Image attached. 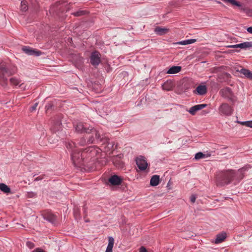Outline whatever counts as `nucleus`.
Wrapping results in <instances>:
<instances>
[{
    "label": "nucleus",
    "instance_id": "obj_45",
    "mask_svg": "<svg viewBox=\"0 0 252 252\" xmlns=\"http://www.w3.org/2000/svg\"><path fill=\"white\" fill-rule=\"evenodd\" d=\"M247 31L249 33L252 34V27L248 28L247 29Z\"/></svg>",
    "mask_w": 252,
    "mask_h": 252
},
{
    "label": "nucleus",
    "instance_id": "obj_31",
    "mask_svg": "<svg viewBox=\"0 0 252 252\" xmlns=\"http://www.w3.org/2000/svg\"><path fill=\"white\" fill-rule=\"evenodd\" d=\"M28 9L27 2L25 0H22L21 2V10L23 12H26Z\"/></svg>",
    "mask_w": 252,
    "mask_h": 252
},
{
    "label": "nucleus",
    "instance_id": "obj_9",
    "mask_svg": "<svg viewBox=\"0 0 252 252\" xmlns=\"http://www.w3.org/2000/svg\"><path fill=\"white\" fill-rule=\"evenodd\" d=\"M62 6L59 2L56 3L54 5L51 6L49 10V13L53 16H60V13L62 12Z\"/></svg>",
    "mask_w": 252,
    "mask_h": 252
},
{
    "label": "nucleus",
    "instance_id": "obj_43",
    "mask_svg": "<svg viewBox=\"0 0 252 252\" xmlns=\"http://www.w3.org/2000/svg\"><path fill=\"white\" fill-rule=\"evenodd\" d=\"M139 252H148L145 247H141L140 248Z\"/></svg>",
    "mask_w": 252,
    "mask_h": 252
},
{
    "label": "nucleus",
    "instance_id": "obj_18",
    "mask_svg": "<svg viewBox=\"0 0 252 252\" xmlns=\"http://www.w3.org/2000/svg\"><path fill=\"white\" fill-rule=\"evenodd\" d=\"M74 127L76 131L80 133H86L89 132V128H86V127L82 123H77L76 125H74Z\"/></svg>",
    "mask_w": 252,
    "mask_h": 252
},
{
    "label": "nucleus",
    "instance_id": "obj_3",
    "mask_svg": "<svg viewBox=\"0 0 252 252\" xmlns=\"http://www.w3.org/2000/svg\"><path fill=\"white\" fill-rule=\"evenodd\" d=\"M71 156V160L75 166L80 167L84 164L85 157L83 151L81 152L76 149L73 150Z\"/></svg>",
    "mask_w": 252,
    "mask_h": 252
},
{
    "label": "nucleus",
    "instance_id": "obj_4",
    "mask_svg": "<svg viewBox=\"0 0 252 252\" xmlns=\"http://www.w3.org/2000/svg\"><path fill=\"white\" fill-rule=\"evenodd\" d=\"M85 138H86L88 144L93 143L95 141H96L97 142L103 141V138H101L96 130L93 127L89 128V132H86Z\"/></svg>",
    "mask_w": 252,
    "mask_h": 252
},
{
    "label": "nucleus",
    "instance_id": "obj_39",
    "mask_svg": "<svg viewBox=\"0 0 252 252\" xmlns=\"http://www.w3.org/2000/svg\"><path fill=\"white\" fill-rule=\"evenodd\" d=\"M26 245L30 249H33L35 247L34 243L31 241L27 242Z\"/></svg>",
    "mask_w": 252,
    "mask_h": 252
},
{
    "label": "nucleus",
    "instance_id": "obj_41",
    "mask_svg": "<svg viewBox=\"0 0 252 252\" xmlns=\"http://www.w3.org/2000/svg\"><path fill=\"white\" fill-rule=\"evenodd\" d=\"M196 196L195 195L192 194L191 195L190 197V200L192 203H194L196 200Z\"/></svg>",
    "mask_w": 252,
    "mask_h": 252
},
{
    "label": "nucleus",
    "instance_id": "obj_40",
    "mask_svg": "<svg viewBox=\"0 0 252 252\" xmlns=\"http://www.w3.org/2000/svg\"><path fill=\"white\" fill-rule=\"evenodd\" d=\"M38 105V103L36 102L34 104V105L33 106H31L30 108V112H32L34 111H35L36 110V107H37Z\"/></svg>",
    "mask_w": 252,
    "mask_h": 252
},
{
    "label": "nucleus",
    "instance_id": "obj_11",
    "mask_svg": "<svg viewBox=\"0 0 252 252\" xmlns=\"http://www.w3.org/2000/svg\"><path fill=\"white\" fill-rule=\"evenodd\" d=\"M124 155L122 154L114 156L112 158V160L115 166L118 168H123L124 164L121 159L123 158Z\"/></svg>",
    "mask_w": 252,
    "mask_h": 252
},
{
    "label": "nucleus",
    "instance_id": "obj_26",
    "mask_svg": "<svg viewBox=\"0 0 252 252\" xmlns=\"http://www.w3.org/2000/svg\"><path fill=\"white\" fill-rule=\"evenodd\" d=\"M191 87V85L189 81L185 80L182 83V86H181V89L182 90L183 92H187L188 90H189V89H190Z\"/></svg>",
    "mask_w": 252,
    "mask_h": 252
},
{
    "label": "nucleus",
    "instance_id": "obj_22",
    "mask_svg": "<svg viewBox=\"0 0 252 252\" xmlns=\"http://www.w3.org/2000/svg\"><path fill=\"white\" fill-rule=\"evenodd\" d=\"M159 176L157 175H153L150 180V185L153 187L158 186L159 183Z\"/></svg>",
    "mask_w": 252,
    "mask_h": 252
},
{
    "label": "nucleus",
    "instance_id": "obj_47",
    "mask_svg": "<svg viewBox=\"0 0 252 252\" xmlns=\"http://www.w3.org/2000/svg\"><path fill=\"white\" fill-rule=\"evenodd\" d=\"M234 45H232L227 46V47L229 48H235V47H234Z\"/></svg>",
    "mask_w": 252,
    "mask_h": 252
},
{
    "label": "nucleus",
    "instance_id": "obj_8",
    "mask_svg": "<svg viewBox=\"0 0 252 252\" xmlns=\"http://www.w3.org/2000/svg\"><path fill=\"white\" fill-rule=\"evenodd\" d=\"M99 149L94 147H90L83 150V154L85 157L94 158L98 153H99Z\"/></svg>",
    "mask_w": 252,
    "mask_h": 252
},
{
    "label": "nucleus",
    "instance_id": "obj_23",
    "mask_svg": "<svg viewBox=\"0 0 252 252\" xmlns=\"http://www.w3.org/2000/svg\"><path fill=\"white\" fill-rule=\"evenodd\" d=\"M239 72L243 74L245 77L252 80V72L250 70L243 68Z\"/></svg>",
    "mask_w": 252,
    "mask_h": 252
},
{
    "label": "nucleus",
    "instance_id": "obj_32",
    "mask_svg": "<svg viewBox=\"0 0 252 252\" xmlns=\"http://www.w3.org/2000/svg\"><path fill=\"white\" fill-rule=\"evenodd\" d=\"M9 81L11 84L14 86H17L21 83L20 80L16 78L15 77L11 78Z\"/></svg>",
    "mask_w": 252,
    "mask_h": 252
},
{
    "label": "nucleus",
    "instance_id": "obj_5",
    "mask_svg": "<svg viewBox=\"0 0 252 252\" xmlns=\"http://www.w3.org/2000/svg\"><path fill=\"white\" fill-rule=\"evenodd\" d=\"M219 113L221 116H230L233 112V108L226 103H222L219 107Z\"/></svg>",
    "mask_w": 252,
    "mask_h": 252
},
{
    "label": "nucleus",
    "instance_id": "obj_19",
    "mask_svg": "<svg viewBox=\"0 0 252 252\" xmlns=\"http://www.w3.org/2000/svg\"><path fill=\"white\" fill-rule=\"evenodd\" d=\"M234 47L240 48L243 49H247L252 47V41H246L240 44H234Z\"/></svg>",
    "mask_w": 252,
    "mask_h": 252
},
{
    "label": "nucleus",
    "instance_id": "obj_51",
    "mask_svg": "<svg viewBox=\"0 0 252 252\" xmlns=\"http://www.w3.org/2000/svg\"><path fill=\"white\" fill-rule=\"evenodd\" d=\"M226 74L227 75H229L230 74H228V73H226Z\"/></svg>",
    "mask_w": 252,
    "mask_h": 252
},
{
    "label": "nucleus",
    "instance_id": "obj_13",
    "mask_svg": "<svg viewBox=\"0 0 252 252\" xmlns=\"http://www.w3.org/2000/svg\"><path fill=\"white\" fill-rule=\"evenodd\" d=\"M62 121L61 117L58 116L54 118L53 120V125L52 126V130L56 132L57 131H59L62 129Z\"/></svg>",
    "mask_w": 252,
    "mask_h": 252
},
{
    "label": "nucleus",
    "instance_id": "obj_27",
    "mask_svg": "<svg viewBox=\"0 0 252 252\" xmlns=\"http://www.w3.org/2000/svg\"><path fill=\"white\" fill-rule=\"evenodd\" d=\"M0 190L5 193L10 192V188L4 183H0Z\"/></svg>",
    "mask_w": 252,
    "mask_h": 252
},
{
    "label": "nucleus",
    "instance_id": "obj_30",
    "mask_svg": "<svg viewBox=\"0 0 252 252\" xmlns=\"http://www.w3.org/2000/svg\"><path fill=\"white\" fill-rule=\"evenodd\" d=\"M88 13V12L86 10H79L76 12L71 13V15H73V16H74L75 17H80V16L86 15Z\"/></svg>",
    "mask_w": 252,
    "mask_h": 252
},
{
    "label": "nucleus",
    "instance_id": "obj_35",
    "mask_svg": "<svg viewBox=\"0 0 252 252\" xmlns=\"http://www.w3.org/2000/svg\"><path fill=\"white\" fill-rule=\"evenodd\" d=\"M162 89L164 90L170 91L172 87L169 85V84L167 82L164 83L162 86Z\"/></svg>",
    "mask_w": 252,
    "mask_h": 252
},
{
    "label": "nucleus",
    "instance_id": "obj_6",
    "mask_svg": "<svg viewBox=\"0 0 252 252\" xmlns=\"http://www.w3.org/2000/svg\"><path fill=\"white\" fill-rule=\"evenodd\" d=\"M220 94L225 98L227 99L232 102L235 101V98L232 90L229 87H226L220 90Z\"/></svg>",
    "mask_w": 252,
    "mask_h": 252
},
{
    "label": "nucleus",
    "instance_id": "obj_21",
    "mask_svg": "<svg viewBox=\"0 0 252 252\" xmlns=\"http://www.w3.org/2000/svg\"><path fill=\"white\" fill-rule=\"evenodd\" d=\"M169 31V29L166 28H162L161 27H157L155 30V32L158 35H163L166 34Z\"/></svg>",
    "mask_w": 252,
    "mask_h": 252
},
{
    "label": "nucleus",
    "instance_id": "obj_10",
    "mask_svg": "<svg viewBox=\"0 0 252 252\" xmlns=\"http://www.w3.org/2000/svg\"><path fill=\"white\" fill-rule=\"evenodd\" d=\"M22 51L28 55L39 56L42 54V52L35 49H32L29 46H23L22 48Z\"/></svg>",
    "mask_w": 252,
    "mask_h": 252
},
{
    "label": "nucleus",
    "instance_id": "obj_50",
    "mask_svg": "<svg viewBox=\"0 0 252 252\" xmlns=\"http://www.w3.org/2000/svg\"><path fill=\"white\" fill-rule=\"evenodd\" d=\"M84 211L85 213L86 212V209H85V207L84 208Z\"/></svg>",
    "mask_w": 252,
    "mask_h": 252
},
{
    "label": "nucleus",
    "instance_id": "obj_14",
    "mask_svg": "<svg viewBox=\"0 0 252 252\" xmlns=\"http://www.w3.org/2000/svg\"><path fill=\"white\" fill-rule=\"evenodd\" d=\"M207 104H201L195 105L189 108L188 112L192 115H194L196 112L200 110L207 106Z\"/></svg>",
    "mask_w": 252,
    "mask_h": 252
},
{
    "label": "nucleus",
    "instance_id": "obj_28",
    "mask_svg": "<svg viewBox=\"0 0 252 252\" xmlns=\"http://www.w3.org/2000/svg\"><path fill=\"white\" fill-rule=\"evenodd\" d=\"M210 156H211L210 154H203L202 152H198L195 155L194 158L195 159H199L201 158L209 157H210Z\"/></svg>",
    "mask_w": 252,
    "mask_h": 252
},
{
    "label": "nucleus",
    "instance_id": "obj_29",
    "mask_svg": "<svg viewBox=\"0 0 252 252\" xmlns=\"http://www.w3.org/2000/svg\"><path fill=\"white\" fill-rule=\"evenodd\" d=\"M196 39H187L185 40H183L181 41H179L177 42V44H181V45H187V44H190L194 43L196 41Z\"/></svg>",
    "mask_w": 252,
    "mask_h": 252
},
{
    "label": "nucleus",
    "instance_id": "obj_36",
    "mask_svg": "<svg viewBox=\"0 0 252 252\" xmlns=\"http://www.w3.org/2000/svg\"><path fill=\"white\" fill-rule=\"evenodd\" d=\"M86 144H88V143H87V140L86 139V138H85V136L82 138L79 142V144L81 146H84L85 145H86Z\"/></svg>",
    "mask_w": 252,
    "mask_h": 252
},
{
    "label": "nucleus",
    "instance_id": "obj_38",
    "mask_svg": "<svg viewBox=\"0 0 252 252\" xmlns=\"http://www.w3.org/2000/svg\"><path fill=\"white\" fill-rule=\"evenodd\" d=\"M66 146L67 149H72L73 147H75V144L73 142H68Z\"/></svg>",
    "mask_w": 252,
    "mask_h": 252
},
{
    "label": "nucleus",
    "instance_id": "obj_1",
    "mask_svg": "<svg viewBox=\"0 0 252 252\" xmlns=\"http://www.w3.org/2000/svg\"><path fill=\"white\" fill-rule=\"evenodd\" d=\"M250 168L251 166L248 165L237 170L229 169L218 172L216 175L217 185L223 186L230 183L237 185L244 178L245 172Z\"/></svg>",
    "mask_w": 252,
    "mask_h": 252
},
{
    "label": "nucleus",
    "instance_id": "obj_37",
    "mask_svg": "<svg viewBox=\"0 0 252 252\" xmlns=\"http://www.w3.org/2000/svg\"><path fill=\"white\" fill-rule=\"evenodd\" d=\"M46 177V176L45 174H42L40 175L39 176L35 178L34 180V181L37 182L39 181H41L44 179H45Z\"/></svg>",
    "mask_w": 252,
    "mask_h": 252
},
{
    "label": "nucleus",
    "instance_id": "obj_17",
    "mask_svg": "<svg viewBox=\"0 0 252 252\" xmlns=\"http://www.w3.org/2000/svg\"><path fill=\"white\" fill-rule=\"evenodd\" d=\"M207 90L205 85H199L196 88L193 90V93L200 95H203L207 93Z\"/></svg>",
    "mask_w": 252,
    "mask_h": 252
},
{
    "label": "nucleus",
    "instance_id": "obj_24",
    "mask_svg": "<svg viewBox=\"0 0 252 252\" xmlns=\"http://www.w3.org/2000/svg\"><path fill=\"white\" fill-rule=\"evenodd\" d=\"M182 69L180 66H173L171 67L167 71L168 74H175L179 72Z\"/></svg>",
    "mask_w": 252,
    "mask_h": 252
},
{
    "label": "nucleus",
    "instance_id": "obj_16",
    "mask_svg": "<svg viewBox=\"0 0 252 252\" xmlns=\"http://www.w3.org/2000/svg\"><path fill=\"white\" fill-rule=\"evenodd\" d=\"M109 182L113 186H119L122 184V179L118 175H114L109 179Z\"/></svg>",
    "mask_w": 252,
    "mask_h": 252
},
{
    "label": "nucleus",
    "instance_id": "obj_20",
    "mask_svg": "<svg viewBox=\"0 0 252 252\" xmlns=\"http://www.w3.org/2000/svg\"><path fill=\"white\" fill-rule=\"evenodd\" d=\"M226 236L227 234L225 232L223 231L220 233H219L216 235V238L214 241L215 243L219 244L222 242L226 239Z\"/></svg>",
    "mask_w": 252,
    "mask_h": 252
},
{
    "label": "nucleus",
    "instance_id": "obj_49",
    "mask_svg": "<svg viewBox=\"0 0 252 252\" xmlns=\"http://www.w3.org/2000/svg\"><path fill=\"white\" fill-rule=\"evenodd\" d=\"M104 142H108L109 139H104Z\"/></svg>",
    "mask_w": 252,
    "mask_h": 252
},
{
    "label": "nucleus",
    "instance_id": "obj_44",
    "mask_svg": "<svg viewBox=\"0 0 252 252\" xmlns=\"http://www.w3.org/2000/svg\"><path fill=\"white\" fill-rule=\"evenodd\" d=\"M32 252H45L40 249H36L35 250H34Z\"/></svg>",
    "mask_w": 252,
    "mask_h": 252
},
{
    "label": "nucleus",
    "instance_id": "obj_42",
    "mask_svg": "<svg viewBox=\"0 0 252 252\" xmlns=\"http://www.w3.org/2000/svg\"><path fill=\"white\" fill-rule=\"evenodd\" d=\"M246 126L252 128V121H247Z\"/></svg>",
    "mask_w": 252,
    "mask_h": 252
},
{
    "label": "nucleus",
    "instance_id": "obj_15",
    "mask_svg": "<svg viewBox=\"0 0 252 252\" xmlns=\"http://www.w3.org/2000/svg\"><path fill=\"white\" fill-rule=\"evenodd\" d=\"M43 217L45 220L53 224L55 223L56 222L57 217L51 212H47L45 213L43 215Z\"/></svg>",
    "mask_w": 252,
    "mask_h": 252
},
{
    "label": "nucleus",
    "instance_id": "obj_34",
    "mask_svg": "<svg viewBox=\"0 0 252 252\" xmlns=\"http://www.w3.org/2000/svg\"><path fill=\"white\" fill-rule=\"evenodd\" d=\"M37 193L33 191H29L27 193L28 198H34L37 197Z\"/></svg>",
    "mask_w": 252,
    "mask_h": 252
},
{
    "label": "nucleus",
    "instance_id": "obj_48",
    "mask_svg": "<svg viewBox=\"0 0 252 252\" xmlns=\"http://www.w3.org/2000/svg\"><path fill=\"white\" fill-rule=\"evenodd\" d=\"M23 83L19 85V87H21V88H23Z\"/></svg>",
    "mask_w": 252,
    "mask_h": 252
},
{
    "label": "nucleus",
    "instance_id": "obj_12",
    "mask_svg": "<svg viewBox=\"0 0 252 252\" xmlns=\"http://www.w3.org/2000/svg\"><path fill=\"white\" fill-rule=\"evenodd\" d=\"M136 163L138 167L141 171L145 170L148 165L147 161L145 160L144 157L142 156L136 158Z\"/></svg>",
    "mask_w": 252,
    "mask_h": 252
},
{
    "label": "nucleus",
    "instance_id": "obj_33",
    "mask_svg": "<svg viewBox=\"0 0 252 252\" xmlns=\"http://www.w3.org/2000/svg\"><path fill=\"white\" fill-rule=\"evenodd\" d=\"M54 107V104L52 102H48L45 106L46 111L48 112L53 109Z\"/></svg>",
    "mask_w": 252,
    "mask_h": 252
},
{
    "label": "nucleus",
    "instance_id": "obj_46",
    "mask_svg": "<svg viewBox=\"0 0 252 252\" xmlns=\"http://www.w3.org/2000/svg\"><path fill=\"white\" fill-rule=\"evenodd\" d=\"M238 123L241 124L242 125L246 126L247 125V121H244V122H238Z\"/></svg>",
    "mask_w": 252,
    "mask_h": 252
},
{
    "label": "nucleus",
    "instance_id": "obj_7",
    "mask_svg": "<svg viewBox=\"0 0 252 252\" xmlns=\"http://www.w3.org/2000/svg\"><path fill=\"white\" fill-rule=\"evenodd\" d=\"M101 55L98 51H94L90 56V63L94 67L97 66L100 63Z\"/></svg>",
    "mask_w": 252,
    "mask_h": 252
},
{
    "label": "nucleus",
    "instance_id": "obj_2",
    "mask_svg": "<svg viewBox=\"0 0 252 252\" xmlns=\"http://www.w3.org/2000/svg\"><path fill=\"white\" fill-rule=\"evenodd\" d=\"M16 72L17 69L15 66L8 67L5 63L0 62V84L6 87L7 85V76H11Z\"/></svg>",
    "mask_w": 252,
    "mask_h": 252
},
{
    "label": "nucleus",
    "instance_id": "obj_25",
    "mask_svg": "<svg viewBox=\"0 0 252 252\" xmlns=\"http://www.w3.org/2000/svg\"><path fill=\"white\" fill-rule=\"evenodd\" d=\"M114 244V239L112 237H109L108 244L105 252H112V249Z\"/></svg>",
    "mask_w": 252,
    "mask_h": 252
}]
</instances>
